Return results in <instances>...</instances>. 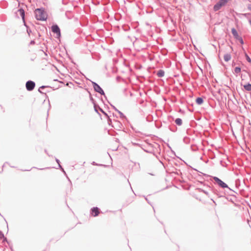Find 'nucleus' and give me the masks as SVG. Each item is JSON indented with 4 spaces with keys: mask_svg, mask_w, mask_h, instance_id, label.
I'll use <instances>...</instances> for the list:
<instances>
[{
    "mask_svg": "<svg viewBox=\"0 0 251 251\" xmlns=\"http://www.w3.org/2000/svg\"><path fill=\"white\" fill-rule=\"evenodd\" d=\"M176 124L178 126H180L182 125V122L181 119L180 118H177L175 120Z\"/></svg>",
    "mask_w": 251,
    "mask_h": 251,
    "instance_id": "nucleus-10",
    "label": "nucleus"
},
{
    "mask_svg": "<svg viewBox=\"0 0 251 251\" xmlns=\"http://www.w3.org/2000/svg\"><path fill=\"white\" fill-rule=\"evenodd\" d=\"M247 8L249 10L251 11V4H248Z\"/></svg>",
    "mask_w": 251,
    "mask_h": 251,
    "instance_id": "nucleus-16",
    "label": "nucleus"
},
{
    "mask_svg": "<svg viewBox=\"0 0 251 251\" xmlns=\"http://www.w3.org/2000/svg\"><path fill=\"white\" fill-rule=\"evenodd\" d=\"M34 13L35 17L37 20L45 21L47 18V14L42 8L35 9Z\"/></svg>",
    "mask_w": 251,
    "mask_h": 251,
    "instance_id": "nucleus-1",
    "label": "nucleus"
},
{
    "mask_svg": "<svg viewBox=\"0 0 251 251\" xmlns=\"http://www.w3.org/2000/svg\"><path fill=\"white\" fill-rule=\"evenodd\" d=\"M196 102L198 104H201L203 102V100L202 98H198L197 99H196Z\"/></svg>",
    "mask_w": 251,
    "mask_h": 251,
    "instance_id": "nucleus-13",
    "label": "nucleus"
},
{
    "mask_svg": "<svg viewBox=\"0 0 251 251\" xmlns=\"http://www.w3.org/2000/svg\"><path fill=\"white\" fill-rule=\"evenodd\" d=\"M93 85L94 88L96 92H97L101 94H104L103 91L102 90V89L100 88V87L98 84H97L95 82H93Z\"/></svg>",
    "mask_w": 251,
    "mask_h": 251,
    "instance_id": "nucleus-4",
    "label": "nucleus"
},
{
    "mask_svg": "<svg viewBox=\"0 0 251 251\" xmlns=\"http://www.w3.org/2000/svg\"><path fill=\"white\" fill-rule=\"evenodd\" d=\"M236 41H238L241 45H243L244 43L243 38L240 36L236 31Z\"/></svg>",
    "mask_w": 251,
    "mask_h": 251,
    "instance_id": "nucleus-7",
    "label": "nucleus"
},
{
    "mask_svg": "<svg viewBox=\"0 0 251 251\" xmlns=\"http://www.w3.org/2000/svg\"><path fill=\"white\" fill-rule=\"evenodd\" d=\"M241 69L240 67L236 66V74L241 72Z\"/></svg>",
    "mask_w": 251,
    "mask_h": 251,
    "instance_id": "nucleus-15",
    "label": "nucleus"
},
{
    "mask_svg": "<svg viewBox=\"0 0 251 251\" xmlns=\"http://www.w3.org/2000/svg\"><path fill=\"white\" fill-rule=\"evenodd\" d=\"M26 88L28 91H32L35 87V84L33 81H28L26 83Z\"/></svg>",
    "mask_w": 251,
    "mask_h": 251,
    "instance_id": "nucleus-2",
    "label": "nucleus"
},
{
    "mask_svg": "<svg viewBox=\"0 0 251 251\" xmlns=\"http://www.w3.org/2000/svg\"><path fill=\"white\" fill-rule=\"evenodd\" d=\"M232 32L234 35H235V29H232Z\"/></svg>",
    "mask_w": 251,
    "mask_h": 251,
    "instance_id": "nucleus-18",
    "label": "nucleus"
},
{
    "mask_svg": "<svg viewBox=\"0 0 251 251\" xmlns=\"http://www.w3.org/2000/svg\"><path fill=\"white\" fill-rule=\"evenodd\" d=\"M245 56L247 61L249 63H251V58L247 53L245 54Z\"/></svg>",
    "mask_w": 251,
    "mask_h": 251,
    "instance_id": "nucleus-14",
    "label": "nucleus"
},
{
    "mask_svg": "<svg viewBox=\"0 0 251 251\" xmlns=\"http://www.w3.org/2000/svg\"><path fill=\"white\" fill-rule=\"evenodd\" d=\"M236 143H238V142L237 140H236Z\"/></svg>",
    "mask_w": 251,
    "mask_h": 251,
    "instance_id": "nucleus-20",
    "label": "nucleus"
},
{
    "mask_svg": "<svg viewBox=\"0 0 251 251\" xmlns=\"http://www.w3.org/2000/svg\"><path fill=\"white\" fill-rule=\"evenodd\" d=\"M91 214L94 216H97L100 213V209L98 207H94L91 209Z\"/></svg>",
    "mask_w": 251,
    "mask_h": 251,
    "instance_id": "nucleus-6",
    "label": "nucleus"
},
{
    "mask_svg": "<svg viewBox=\"0 0 251 251\" xmlns=\"http://www.w3.org/2000/svg\"><path fill=\"white\" fill-rule=\"evenodd\" d=\"M244 88L245 90L248 91H251V84L249 82L246 83L244 85Z\"/></svg>",
    "mask_w": 251,
    "mask_h": 251,
    "instance_id": "nucleus-8",
    "label": "nucleus"
},
{
    "mask_svg": "<svg viewBox=\"0 0 251 251\" xmlns=\"http://www.w3.org/2000/svg\"><path fill=\"white\" fill-rule=\"evenodd\" d=\"M18 12L19 13V14L21 15V16L22 17V19L24 20L25 18V11L23 9H20L18 10Z\"/></svg>",
    "mask_w": 251,
    "mask_h": 251,
    "instance_id": "nucleus-9",
    "label": "nucleus"
},
{
    "mask_svg": "<svg viewBox=\"0 0 251 251\" xmlns=\"http://www.w3.org/2000/svg\"><path fill=\"white\" fill-rule=\"evenodd\" d=\"M214 180L215 181V182L221 187L222 188H226L227 187V185L224 183L223 181H222L221 179L218 178L217 177H214L213 178Z\"/></svg>",
    "mask_w": 251,
    "mask_h": 251,
    "instance_id": "nucleus-3",
    "label": "nucleus"
},
{
    "mask_svg": "<svg viewBox=\"0 0 251 251\" xmlns=\"http://www.w3.org/2000/svg\"><path fill=\"white\" fill-rule=\"evenodd\" d=\"M236 187H237L238 183L240 182L239 179H236Z\"/></svg>",
    "mask_w": 251,
    "mask_h": 251,
    "instance_id": "nucleus-17",
    "label": "nucleus"
},
{
    "mask_svg": "<svg viewBox=\"0 0 251 251\" xmlns=\"http://www.w3.org/2000/svg\"><path fill=\"white\" fill-rule=\"evenodd\" d=\"M231 59V56L229 54H226L224 55V60L226 61H228Z\"/></svg>",
    "mask_w": 251,
    "mask_h": 251,
    "instance_id": "nucleus-12",
    "label": "nucleus"
},
{
    "mask_svg": "<svg viewBox=\"0 0 251 251\" xmlns=\"http://www.w3.org/2000/svg\"><path fill=\"white\" fill-rule=\"evenodd\" d=\"M52 31L57 34L58 37L60 36V31L59 27L57 25H54L51 27Z\"/></svg>",
    "mask_w": 251,
    "mask_h": 251,
    "instance_id": "nucleus-5",
    "label": "nucleus"
},
{
    "mask_svg": "<svg viewBox=\"0 0 251 251\" xmlns=\"http://www.w3.org/2000/svg\"><path fill=\"white\" fill-rule=\"evenodd\" d=\"M157 75L159 77H162L164 75V72L162 70H159L158 71V72L157 73Z\"/></svg>",
    "mask_w": 251,
    "mask_h": 251,
    "instance_id": "nucleus-11",
    "label": "nucleus"
},
{
    "mask_svg": "<svg viewBox=\"0 0 251 251\" xmlns=\"http://www.w3.org/2000/svg\"><path fill=\"white\" fill-rule=\"evenodd\" d=\"M236 207H237V206H239V205L238 204H237V203H236Z\"/></svg>",
    "mask_w": 251,
    "mask_h": 251,
    "instance_id": "nucleus-19",
    "label": "nucleus"
}]
</instances>
